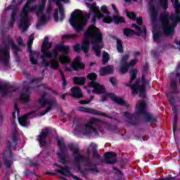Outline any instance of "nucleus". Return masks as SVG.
I'll use <instances>...</instances> for the list:
<instances>
[{"instance_id": "obj_56", "label": "nucleus", "mask_w": 180, "mask_h": 180, "mask_svg": "<svg viewBox=\"0 0 180 180\" xmlns=\"http://www.w3.org/2000/svg\"><path fill=\"white\" fill-rule=\"evenodd\" d=\"M96 148H98V146L96 144L91 143V145L88 148V151H89V153H91V151H92L94 153L95 151V150H96Z\"/></svg>"}, {"instance_id": "obj_51", "label": "nucleus", "mask_w": 180, "mask_h": 180, "mask_svg": "<svg viewBox=\"0 0 180 180\" xmlns=\"http://www.w3.org/2000/svg\"><path fill=\"white\" fill-rule=\"evenodd\" d=\"M64 139H60L58 140V146H59V148L60 150V151H63V150L64 148H65V146H64Z\"/></svg>"}, {"instance_id": "obj_61", "label": "nucleus", "mask_w": 180, "mask_h": 180, "mask_svg": "<svg viewBox=\"0 0 180 180\" xmlns=\"http://www.w3.org/2000/svg\"><path fill=\"white\" fill-rule=\"evenodd\" d=\"M109 82H110V84H112V85H113V86H115V85L117 84V79H116V77H110L109 79Z\"/></svg>"}, {"instance_id": "obj_32", "label": "nucleus", "mask_w": 180, "mask_h": 180, "mask_svg": "<svg viewBox=\"0 0 180 180\" xmlns=\"http://www.w3.org/2000/svg\"><path fill=\"white\" fill-rule=\"evenodd\" d=\"M172 20V25L169 24V26H171V29H172L170 33L165 32V31L163 29H161V30L163 31L165 34H167V36L172 34V33H174V27H176V25H178V23H180V21L174 20Z\"/></svg>"}, {"instance_id": "obj_15", "label": "nucleus", "mask_w": 180, "mask_h": 180, "mask_svg": "<svg viewBox=\"0 0 180 180\" xmlns=\"http://www.w3.org/2000/svg\"><path fill=\"white\" fill-rule=\"evenodd\" d=\"M16 91H18V89L13 86L6 84L0 86V94H1V95H7L12 92H16Z\"/></svg>"}, {"instance_id": "obj_40", "label": "nucleus", "mask_w": 180, "mask_h": 180, "mask_svg": "<svg viewBox=\"0 0 180 180\" xmlns=\"http://www.w3.org/2000/svg\"><path fill=\"white\" fill-rule=\"evenodd\" d=\"M117 40V50L118 53L121 54L124 53V50L123 49V41L119 39H116Z\"/></svg>"}, {"instance_id": "obj_24", "label": "nucleus", "mask_w": 180, "mask_h": 180, "mask_svg": "<svg viewBox=\"0 0 180 180\" xmlns=\"http://www.w3.org/2000/svg\"><path fill=\"white\" fill-rule=\"evenodd\" d=\"M49 129H45L41 132V134L38 137V141L40 143L41 146H46V137L49 135Z\"/></svg>"}, {"instance_id": "obj_43", "label": "nucleus", "mask_w": 180, "mask_h": 180, "mask_svg": "<svg viewBox=\"0 0 180 180\" xmlns=\"http://www.w3.org/2000/svg\"><path fill=\"white\" fill-rule=\"evenodd\" d=\"M134 30L130 28H124L123 30L124 36H126V37H129V36H134Z\"/></svg>"}, {"instance_id": "obj_4", "label": "nucleus", "mask_w": 180, "mask_h": 180, "mask_svg": "<svg viewBox=\"0 0 180 180\" xmlns=\"http://www.w3.org/2000/svg\"><path fill=\"white\" fill-rule=\"evenodd\" d=\"M95 123H96V120L95 118H91L90 122L85 124L83 129L81 128V125L77 126V130L81 131L83 134H98V129L95 127Z\"/></svg>"}, {"instance_id": "obj_6", "label": "nucleus", "mask_w": 180, "mask_h": 180, "mask_svg": "<svg viewBox=\"0 0 180 180\" xmlns=\"http://www.w3.org/2000/svg\"><path fill=\"white\" fill-rule=\"evenodd\" d=\"M109 96L110 99L112 101V102H115V103H117L119 106H124V108H129L130 106V104L129 103V101H124L123 98L122 97H117L116 95L109 93L106 95L103 96L101 98V102H106V99Z\"/></svg>"}, {"instance_id": "obj_50", "label": "nucleus", "mask_w": 180, "mask_h": 180, "mask_svg": "<svg viewBox=\"0 0 180 180\" xmlns=\"http://www.w3.org/2000/svg\"><path fill=\"white\" fill-rule=\"evenodd\" d=\"M94 101V96H91L90 98L87 100H81L79 101L80 105H88V103H91Z\"/></svg>"}, {"instance_id": "obj_63", "label": "nucleus", "mask_w": 180, "mask_h": 180, "mask_svg": "<svg viewBox=\"0 0 180 180\" xmlns=\"http://www.w3.org/2000/svg\"><path fill=\"white\" fill-rule=\"evenodd\" d=\"M135 20L139 26H141L143 25V17H136Z\"/></svg>"}, {"instance_id": "obj_57", "label": "nucleus", "mask_w": 180, "mask_h": 180, "mask_svg": "<svg viewBox=\"0 0 180 180\" xmlns=\"http://www.w3.org/2000/svg\"><path fill=\"white\" fill-rule=\"evenodd\" d=\"M94 16H96V18L98 19V20H100V19H103V22H105V19L108 17H105V15L103 14H101L99 13H97L96 14L94 15Z\"/></svg>"}, {"instance_id": "obj_8", "label": "nucleus", "mask_w": 180, "mask_h": 180, "mask_svg": "<svg viewBox=\"0 0 180 180\" xmlns=\"http://www.w3.org/2000/svg\"><path fill=\"white\" fill-rule=\"evenodd\" d=\"M125 86H128L131 89L132 95H137L139 92V96L142 98H146V88L145 86H140L139 84L136 83L134 84H130L129 83L125 84Z\"/></svg>"}, {"instance_id": "obj_53", "label": "nucleus", "mask_w": 180, "mask_h": 180, "mask_svg": "<svg viewBox=\"0 0 180 180\" xmlns=\"http://www.w3.org/2000/svg\"><path fill=\"white\" fill-rule=\"evenodd\" d=\"M127 16L129 18V19H131V20H136V13L133 12H127Z\"/></svg>"}, {"instance_id": "obj_14", "label": "nucleus", "mask_w": 180, "mask_h": 180, "mask_svg": "<svg viewBox=\"0 0 180 180\" xmlns=\"http://www.w3.org/2000/svg\"><path fill=\"white\" fill-rule=\"evenodd\" d=\"M149 11L150 12V20L152 23H155L157 22V18L158 16V8L155 6L153 1H150L149 4Z\"/></svg>"}, {"instance_id": "obj_17", "label": "nucleus", "mask_w": 180, "mask_h": 180, "mask_svg": "<svg viewBox=\"0 0 180 180\" xmlns=\"http://www.w3.org/2000/svg\"><path fill=\"white\" fill-rule=\"evenodd\" d=\"M27 51L30 53V60L33 65H36L37 64V61L39 60L37 58H34V56H40V53L32 51V45H27Z\"/></svg>"}, {"instance_id": "obj_3", "label": "nucleus", "mask_w": 180, "mask_h": 180, "mask_svg": "<svg viewBox=\"0 0 180 180\" xmlns=\"http://www.w3.org/2000/svg\"><path fill=\"white\" fill-rule=\"evenodd\" d=\"M86 39H90L92 49L95 51L96 57H101V51L102 50V44H103V34L99 28L93 27L91 32H87L84 33Z\"/></svg>"}, {"instance_id": "obj_39", "label": "nucleus", "mask_w": 180, "mask_h": 180, "mask_svg": "<svg viewBox=\"0 0 180 180\" xmlns=\"http://www.w3.org/2000/svg\"><path fill=\"white\" fill-rule=\"evenodd\" d=\"M46 20H47V16L46 14H43L39 18L38 23L37 24V27L39 29L41 25H44L46 23Z\"/></svg>"}, {"instance_id": "obj_47", "label": "nucleus", "mask_w": 180, "mask_h": 180, "mask_svg": "<svg viewBox=\"0 0 180 180\" xmlns=\"http://www.w3.org/2000/svg\"><path fill=\"white\" fill-rule=\"evenodd\" d=\"M109 60H110V56L108 52H104L103 54V64H107V63H109Z\"/></svg>"}, {"instance_id": "obj_31", "label": "nucleus", "mask_w": 180, "mask_h": 180, "mask_svg": "<svg viewBox=\"0 0 180 180\" xmlns=\"http://www.w3.org/2000/svg\"><path fill=\"white\" fill-rule=\"evenodd\" d=\"M153 41H157L158 43H159L158 40H160V39L164 38V34H162V32H160L158 30L153 31Z\"/></svg>"}, {"instance_id": "obj_20", "label": "nucleus", "mask_w": 180, "mask_h": 180, "mask_svg": "<svg viewBox=\"0 0 180 180\" xmlns=\"http://www.w3.org/2000/svg\"><path fill=\"white\" fill-rule=\"evenodd\" d=\"M9 46H11V50L13 51L14 55L19 58V51H20V48L15 44V41L11 38L8 39V41Z\"/></svg>"}, {"instance_id": "obj_42", "label": "nucleus", "mask_w": 180, "mask_h": 180, "mask_svg": "<svg viewBox=\"0 0 180 180\" xmlns=\"http://www.w3.org/2000/svg\"><path fill=\"white\" fill-rule=\"evenodd\" d=\"M129 67L128 63H121L119 72H121V74H126V72L129 71Z\"/></svg>"}, {"instance_id": "obj_23", "label": "nucleus", "mask_w": 180, "mask_h": 180, "mask_svg": "<svg viewBox=\"0 0 180 180\" xmlns=\"http://www.w3.org/2000/svg\"><path fill=\"white\" fill-rule=\"evenodd\" d=\"M109 74H113V66H105L100 69L101 77H105V75H109Z\"/></svg>"}, {"instance_id": "obj_48", "label": "nucleus", "mask_w": 180, "mask_h": 180, "mask_svg": "<svg viewBox=\"0 0 180 180\" xmlns=\"http://www.w3.org/2000/svg\"><path fill=\"white\" fill-rule=\"evenodd\" d=\"M142 33H143L145 37H147V27H146V25L143 26V31H139V32H136L135 31V33L134 35L141 36Z\"/></svg>"}, {"instance_id": "obj_11", "label": "nucleus", "mask_w": 180, "mask_h": 180, "mask_svg": "<svg viewBox=\"0 0 180 180\" xmlns=\"http://www.w3.org/2000/svg\"><path fill=\"white\" fill-rule=\"evenodd\" d=\"M70 67L73 71H81L85 70V64L81 62V57L77 56L70 63Z\"/></svg>"}, {"instance_id": "obj_13", "label": "nucleus", "mask_w": 180, "mask_h": 180, "mask_svg": "<svg viewBox=\"0 0 180 180\" xmlns=\"http://www.w3.org/2000/svg\"><path fill=\"white\" fill-rule=\"evenodd\" d=\"M114 22L115 25H122V23H126V20L124 18L119 15H113L112 16H107L106 18H104V23H112Z\"/></svg>"}, {"instance_id": "obj_26", "label": "nucleus", "mask_w": 180, "mask_h": 180, "mask_svg": "<svg viewBox=\"0 0 180 180\" xmlns=\"http://www.w3.org/2000/svg\"><path fill=\"white\" fill-rule=\"evenodd\" d=\"M72 81L75 85H79L82 86L85 85V82L86 81V77H74Z\"/></svg>"}, {"instance_id": "obj_22", "label": "nucleus", "mask_w": 180, "mask_h": 180, "mask_svg": "<svg viewBox=\"0 0 180 180\" xmlns=\"http://www.w3.org/2000/svg\"><path fill=\"white\" fill-rule=\"evenodd\" d=\"M25 17L21 18L19 27L22 29V32H26L29 28V18H27L28 14L24 15Z\"/></svg>"}, {"instance_id": "obj_37", "label": "nucleus", "mask_w": 180, "mask_h": 180, "mask_svg": "<svg viewBox=\"0 0 180 180\" xmlns=\"http://www.w3.org/2000/svg\"><path fill=\"white\" fill-rule=\"evenodd\" d=\"M72 150L73 151V155L75 156L76 161H82V160H83L84 158L79 153V150H78V148H75L74 149Z\"/></svg>"}, {"instance_id": "obj_55", "label": "nucleus", "mask_w": 180, "mask_h": 180, "mask_svg": "<svg viewBox=\"0 0 180 180\" xmlns=\"http://www.w3.org/2000/svg\"><path fill=\"white\" fill-rule=\"evenodd\" d=\"M60 75L62 77V81H63V88H65V86L68 85V82H67V79H65V76L64 75V73H63V72H60Z\"/></svg>"}, {"instance_id": "obj_41", "label": "nucleus", "mask_w": 180, "mask_h": 180, "mask_svg": "<svg viewBox=\"0 0 180 180\" xmlns=\"http://www.w3.org/2000/svg\"><path fill=\"white\" fill-rule=\"evenodd\" d=\"M50 65L53 68V70H58V68L60 67L58 60L57 58H53L50 61Z\"/></svg>"}, {"instance_id": "obj_33", "label": "nucleus", "mask_w": 180, "mask_h": 180, "mask_svg": "<svg viewBox=\"0 0 180 180\" xmlns=\"http://www.w3.org/2000/svg\"><path fill=\"white\" fill-rule=\"evenodd\" d=\"M170 88L172 89L171 94H173L174 95L179 94V91H178V86H176V82H175V80H172L171 82Z\"/></svg>"}, {"instance_id": "obj_2", "label": "nucleus", "mask_w": 180, "mask_h": 180, "mask_svg": "<svg viewBox=\"0 0 180 180\" xmlns=\"http://www.w3.org/2000/svg\"><path fill=\"white\" fill-rule=\"evenodd\" d=\"M175 13L171 14L165 12L160 15V29H162L165 33H171V26L169 25V20L180 21V3L178 0H174Z\"/></svg>"}, {"instance_id": "obj_30", "label": "nucleus", "mask_w": 180, "mask_h": 180, "mask_svg": "<svg viewBox=\"0 0 180 180\" xmlns=\"http://www.w3.org/2000/svg\"><path fill=\"white\" fill-rule=\"evenodd\" d=\"M58 167L59 169H57L56 171L59 172V174H61L62 175H65L66 176H70L71 175V173L70 172V169L67 167H61L58 165Z\"/></svg>"}, {"instance_id": "obj_18", "label": "nucleus", "mask_w": 180, "mask_h": 180, "mask_svg": "<svg viewBox=\"0 0 180 180\" xmlns=\"http://www.w3.org/2000/svg\"><path fill=\"white\" fill-rule=\"evenodd\" d=\"M72 94L71 96L75 98V99H81V98H84V94H82V91L78 86H73L70 89Z\"/></svg>"}, {"instance_id": "obj_38", "label": "nucleus", "mask_w": 180, "mask_h": 180, "mask_svg": "<svg viewBox=\"0 0 180 180\" xmlns=\"http://www.w3.org/2000/svg\"><path fill=\"white\" fill-rule=\"evenodd\" d=\"M91 23L92 25H90V27L87 28L86 31L84 33H86L89 32V33H92V30H94V27H96L98 29V27L95 26L96 25V17L94 15L91 19Z\"/></svg>"}, {"instance_id": "obj_34", "label": "nucleus", "mask_w": 180, "mask_h": 180, "mask_svg": "<svg viewBox=\"0 0 180 180\" xmlns=\"http://www.w3.org/2000/svg\"><path fill=\"white\" fill-rule=\"evenodd\" d=\"M32 2H34V1L32 0H27V1L25 6L22 9L23 15L29 14V12H30V9L32 8H30V4H32Z\"/></svg>"}, {"instance_id": "obj_45", "label": "nucleus", "mask_w": 180, "mask_h": 180, "mask_svg": "<svg viewBox=\"0 0 180 180\" xmlns=\"http://www.w3.org/2000/svg\"><path fill=\"white\" fill-rule=\"evenodd\" d=\"M76 34H66L61 36V39L63 40H71V39H74L75 37H77Z\"/></svg>"}, {"instance_id": "obj_46", "label": "nucleus", "mask_w": 180, "mask_h": 180, "mask_svg": "<svg viewBox=\"0 0 180 180\" xmlns=\"http://www.w3.org/2000/svg\"><path fill=\"white\" fill-rule=\"evenodd\" d=\"M87 79H89L90 81H96L98 79V75L95 72L89 73L87 75Z\"/></svg>"}, {"instance_id": "obj_7", "label": "nucleus", "mask_w": 180, "mask_h": 180, "mask_svg": "<svg viewBox=\"0 0 180 180\" xmlns=\"http://www.w3.org/2000/svg\"><path fill=\"white\" fill-rule=\"evenodd\" d=\"M37 103L40 105V108H44L46 105H48L46 109L42 112H40V113H49L51 109L57 108L58 105L57 101H53L47 98H38Z\"/></svg>"}, {"instance_id": "obj_54", "label": "nucleus", "mask_w": 180, "mask_h": 180, "mask_svg": "<svg viewBox=\"0 0 180 180\" xmlns=\"http://www.w3.org/2000/svg\"><path fill=\"white\" fill-rule=\"evenodd\" d=\"M148 63H146L144 65H143V70H142V75H147V73L148 72Z\"/></svg>"}, {"instance_id": "obj_29", "label": "nucleus", "mask_w": 180, "mask_h": 180, "mask_svg": "<svg viewBox=\"0 0 180 180\" xmlns=\"http://www.w3.org/2000/svg\"><path fill=\"white\" fill-rule=\"evenodd\" d=\"M44 8H46V4L43 3L42 4H39L38 6H33L30 8V12H34V11L37 10V13H41L43 11H44Z\"/></svg>"}, {"instance_id": "obj_52", "label": "nucleus", "mask_w": 180, "mask_h": 180, "mask_svg": "<svg viewBox=\"0 0 180 180\" xmlns=\"http://www.w3.org/2000/svg\"><path fill=\"white\" fill-rule=\"evenodd\" d=\"M178 121V117H176V114L174 115V120H173V131L175 133L176 131V122Z\"/></svg>"}, {"instance_id": "obj_21", "label": "nucleus", "mask_w": 180, "mask_h": 180, "mask_svg": "<svg viewBox=\"0 0 180 180\" xmlns=\"http://www.w3.org/2000/svg\"><path fill=\"white\" fill-rule=\"evenodd\" d=\"M166 98L168 99L169 103H171L173 113H178V108L175 106V98L171 94V93H166Z\"/></svg>"}, {"instance_id": "obj_28", "label": "nucleus", "mask_w": 180, "mask_h": 180, "mask_svg": "<svg viewBox=\"0 0 180 180\" xmlns=\"http://www.w3.org/2000/svg\"><path fill=\"white\" fill-rule=\"evenodd\" d=\"M32 115L33 114L30 113V114H25L22 117H18V122L20 124L24 127L27 126L29 124V123L27 122V118L29 117V116H32Z\"/></svg>"}, {"instance_id": "obj_64", "label": "nucleus", "mask_w": 180, "mask_h": 180, "mask_svg": "<svg viewBox=\"0 0 180 180\" xmlns=\"http://www.w3.org/2000/svg\"><path fill=\"white\" fill-rule=\"evenodd\" d=\"M137 63V59H132L129 63H128L129 67H134Z\"/></svg>"}, {"instance_id": "obj_19", "label": "nucleus", "mask_w": 180, "mask_h": 180, "mask_svg": "<svg viewBox=\"0 0 180 180\" xmlns=\"http://www.w3.org/2000/svg\"><path fill=\"white\" fill-rule=\"evenodd\" d=\"M106 164H115L117 154L115 152H108L104 154Z\"/></svg>"}, {"instance_id": "obj_60", "label": "nucleus", "mask_w": 180, "mask_h": 180, "mask_svg": "<svg viewBox=\"0 0 180 180\" xmlns=\"http://www.w3.org/2000/svg\"><path fill=\"white\" fill-rule=\"evenodd\" d=\"M101 11L103 13H105L106 15H110V12L108 11V7L106 6H102L101 7Z\"/></svg>"}, {"instance_id": "obj_35", "label": "nucleus", "mask_w": 180, "mask_h": 180, "mask_svg": "<svg viewBox=\"0 0 180 180\" xmlns=\"http://www.w3.org/2000/svg\"><path fill=\"white\" fill-rule=\"evenodd\" d=\"M59 61L60 64H70L71 59H70L69 56L61 55L59 56Z\"/></svg>"}, {"instance_id": "obj_36", "label": "nucleus", "mask_w": 180, "mask_h": 180, "mask_svg": "<svg viewBox=\"0 0 180 180\" xmlns=\"http://www.w3.org/2000/svg\"><path fill=\"white\" fill-rule=\"evenodd\" d=\"M16 15H18L16 10H13L11 13L10 21L8 22L9 26H11V27H13V25H15V22H16Z\"/></svg>"}, {"instance_id": "obj_16", "label": "nucleus", "mask_w": 180, "mask_h": 180, "mask_svg": "<svg viewBox=\"0 0 180 180\" xmlns=\"http://www.w3.org/2000/svg\"><path fill=\"white\" fill-rule=\"evenodd\" d=\"M147 103L144 101L139 100L136 104V113H147Z\"/></svg>"}, {"instance_id": "obj_27", "label": "nucleus", "mask_w": 180, "mask_h": 180, "mask_svg": "<svg viewBox=\"0 0 180 180\" xmlns=\"http://www.w3.org/2000/svg\"><path fill=\"white\" fill-rule=\"evenodd\" d=\"M77 110L79 112H84V113H103L98 111L97 110L86 107H78Z\"/></svg>"}, {"instance_id": "obj_9", "label": "nucleus", "mask_w": 180, "mask_h": 180, "mask_svg": "<svg viewBox=\"0 0 180 180\" xmlns=\"http://www.w3.org/2000/svg\"><path fill=\"white\" fill-rule=\"evenodd\" d=\"M58 51L60 53H63V54H65V56H68V54H70V46L57 44L51 52L52 56H54V57H58Z\"/></svg>"}, {"instance_id": "obj_1", "label": "nucleus", "mask_w": 180, "mask_h": 180, "mask_svg": "<svg viewBox=\"0 0 180 180\" xmlns=\"http://www.w3.org/2000/svg\"><path fill=\"white\" fill-rule=\"evenodd\" d=\"M97 13H99V7L96 6V3H93L91 5L89 14L83 13L81 11L76 9L72 13L69 20L70 26L79 33L84 30V27L88 23V19L91 18V15H96Z\"/></svg>"}, {"instance_id": "obj_25", "label": "nucleus", "mask_w": 180, "mask_h": 180, "mask_svg": "<svg viewBox=\"0 0 180 180\" xmlns=\"http://www.w3.org/2000/svg\"><path fill=\"white\" fill-rule=\"evenodd\" d=\"M89 39L91 38H86L84 37V41H82L81 45V49L85 54L89 52V44H91V42H89Z\"/></svg>"}, {"instance_id": "obj_10", "label": "nucleus", "mask_w": 180, "mask_h": 180, "mask_svg": "<svg viewBox=\"0 0 180 180\" xmlns=\"http://www.w3.org/2000/svg\"><path fill=\"white\" fill-rule=\"evenodd\" d=\"M89 86L90 88H94L93 90V94H96L98 95H102L103 94H106V89L103 86V85L94 82V81H91L89 83Z\"/></svg>"}, {"instance_id": "obj_59", "label": "nucleus", "mask_w": 180, "mask_h": 180, "mask_svg": "<svg viewBox=\"0 0 180 180\" xmlns=\"http://www.w3.org/2000/svg\"><path fill=\"white\" fill-rule=\"evenodd\" d=\"M73 50L76 53H81V50H82L81 45H79V44H77L74 45Z\"/></svg>"}, {"instance_id": "obj_5", "label": "nucleus", "mask_w": 180, "mask_h": 180, "mask_svg": "<svg viewBox=\"0 0 180 180\" xmlns=\"http://www.w3.org/2000/svg\"><path fill=\"white\" fill-rule=\"evenodd\" d=\"M51 47H53V42H49V37H45L41 46V53H42L41 58H51L53 57L51 52H47Z\"/></svg>"}, {"instance_id": "obj_62", "label": "nucleus", "mask_w": 180, "mask_h": 180, "mask_svg": "<svg viewBox=\"0 0 180 180\" xmlns=\"http://www.w3.org/2000/svg\"><path fill=\"white\" fill-rule=\"evenodd\" d=\"M127 60H129V55L125 54L122 56L121 63L127 64Z\"/></svg>"}, {"instance_id": "obj_49", "label": "nucleus", "mask_w": 180, "mask_h": 180, "mask_svg": "<svg viewBox=\"0 0 180 180\" xmlns=\"http://www.w3.org/2000/svg\"><path fill=\"white\" fill-rule=\"evenodd\" d=\"M160 6L163 8L165 11H167L168 9V0H159Z\"/></svg>"}, {"instance_id": "obj_44", "label": "nucleus", "mask_w": 180, "mask_h": 180, "mask_svg": "<svg viewBox=\"0 0 180 180\" xmlns=\"http://www.w3.org/2000/svg\"><path fill=\"white\" fill-rule=\"evenodd\" d=\"M129 74H131V78L129 80V84H132L136 78H137V70L136 69H132L130 72Z\"/></svg>"}, {"instance_id": "obj_12", "label": "nucleus", "mask_w": 180, "mask_h": 180, "mask_svg": "<svg viewBox=\"0 0 180 180\" xmlns=\"http://www.w3.org/2000/svg\"><path fill=\"white\" fill-rule=\"evenodd\" d=\"M20 101L22 103L30 102V86H24L20 95Z\"/></svg>"}, {"instance_id": "obj_58", "label": "nucleus", "mask_w": 180, "mask_h": 180, "mask_svg": "<svg viewBox=\"0 0 180 180\" xmlns=\"http://www.w3.org/2000/svg\"><path fill=\"white\" fill-rule=\"evenodd\" d=\"M33 40H34V34H31L29 37L27 46H32L33 44Z\"/></svg>"}]
</instances>
